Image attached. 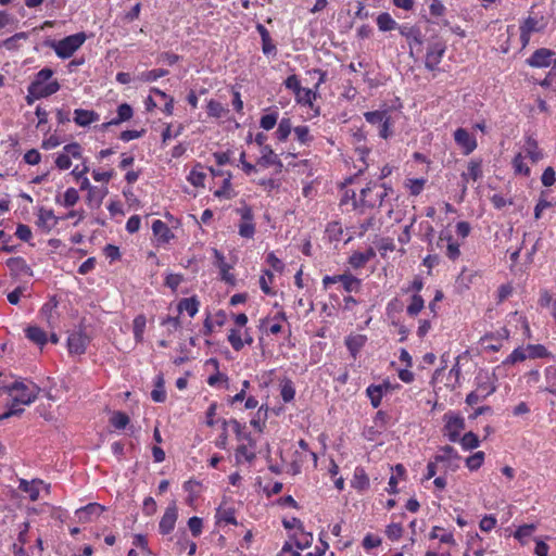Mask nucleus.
Listing matches in <instances>:
<instances>
[{
    "label": "nucleus",
    "mask_w": 556,
    "mask_h": 556,
    "mask_svg": "<svg viewBox=\"0 0 556 556\" xmlns=\"http://www.w3.org/2000/svg\"><path fill=\"white\" fill-rule=\"evenodd\" d=\"M389 192H392V188L384 182L370 181L361 190L358 198L355 192L352 193L353 207L359 210L361 213H365L366 208L379 207Z\"/></svg>",
    "instance_id": "obj_1"
},
{
    "label": "nucleus",
    "mask_w": 556,
    "mask_h": 556,
    "mask_svg": "<svg viewBox=\"0 0 556 556\" xmlns=\"http://www.w3.org/2000/svg\"><path fill=\"white\" fill-rule=\"evenodd\" d=\"M229 424L239 442L235 452L236 460L238 463H241L242 460L252 463L256 457V442L251 432L247 431L245 425H242L236 419H231Z\"/></svg>",
    "instance_id": "obj_2"
},
{
    "label": "nucleus",
    "mask_w": 556,
    "mask_h": 556,
    "mask_svg": "<svg viewBox=\"0 0 556 556\" xmlns=\"http://www.w3.org/2000/svg\"><path fill=\"white\" fill-rule=\"evenodd\" d=\"M548 25V17L535 11L534 7L531 8L529 14L519 25V40L522 48H526L531 39V35L535 33H543Z\"/></svg>",
    "instance_id": "obj_3"
},
{
    "label": "nucleus",
    "mask_w": 556,
    "mask_h": 556,
    "mask_svg": "<svg viewBox=\"0 0 556 556\" xmlns=\"http://www.w3.org/2000/svg\"><path fill=\"white\" fill-rule=\"evenodd\" d=\"M54 71L50 67H45L37 72L28 86L34 88L42 98H48L56 93L61 85L56 79H52Z\"/></svg>",
    "instance_id": "obj_4"
},
{
    "label": "nucleus",
    "mask_w": 556,
    "mask_h": 556,
    "mask_svg": "<svg viewBox=\"0 0 556 556\" xmlns=\"http://www.w3.org/2000/svg\"><path fill=\"white\" fill-rule=\"evenodd\" d=\"M86 39V34L80 31L66 36L61 40L51 41L49 46L60 59L65 60L73 56L74 53L85 43Z\"/></svg>",
    "instance_id": "obj_5"
},
{
    "label": "nucleus",
    "mask_w": 556,
    "mask_h": 556,
    "mask_svg": "<svg viewBox=\"0 0 556 556\" xmlns=\"http://www.w3.org/2000/svg\"><path fill=\"white\" fill-rule=\"evenodd\" d=\"M12 400L21 405L31 404L38 395V387L35 383L25 384L24 382H14L7 388Z\"/></svg>",
    "instance_id": "obj_6"
},
{
    "label": "nucleus",
    "mask_w": 556,
    "mask_h": 556,
    "mask_svg": "<svg viewBox=\"0 0 556 556\" xmlns=\"http://www.w3.org/2000/svg\"><path fill=\"white\" fill-rule=\"evenodd\" d=\"M443 433L451 442H458L460 433L465 430V418L453 410H448L443 415Z\"/></svg>",
    "instance_id": "obj_7"
},
{
    "label": "nucleus",
    "mask_w": 556,
    "mask_h": 556,
    "mask_svg": "<svg viewBox=\"0 0 556 556\" xmlns=\"http://www.w3.org/2000/svg\"><path fill=\"white\" fill-rule=\"evenodd\" d=\"M476 379L478 381L476 389L467 394L465 400L466 404L469 406H473L479 402L484 401L496 391V387L492 381H490L488 377L482 379L480 376H478Z\"/></svg>",
    "instance_id": "obj_8"
},
{
    "label": "nucleus",
    "mask_w": 556,
    "mask_h": 556,
    "mask_svg": "<svg viewBox=\"0 0 556 556\" xmlns=\"http://www.w3.org/2000/svg\"><path fill=\"white\" fill-rule=\"evenodd\" d=\"M446 51V45L443 40L437 39L430 42L427 47L425 55V67L428 71L434 72L439 70V64Z\"/></svg>",
    "instance_id": "obj_9"
},
{
    "label": "nucleus",
    "mask_w": 556,
    "mask_h": 556,
    "mask_svg": "<svg viewBox=\"0 0 556 556\" xmlns=\"http://www.w3.org/2000/svg\"><path fill=\"white\" fill-rule=\"evenodd\" d=\"M338 282H340V286H342V288L346 292H358L362 286V280L350 273L333 276H325L323 278V286L325 289Z\"/></svg>",
    "instance_id": "obj_10"
},
{
    "label": "nucleus",
    "mask_w": 556,
    "mask_h": 556,
    "mask_svg": "<svg viewBox=\"0 0 556 556\" xmlns=\"http://www.w3.org/2000/svg\"><path fill=\"white\" fill-rule=\"evenodd\" d=\"M434 459L437 463L443 464L445 471L454 472L459 468L462 457L452 445H444L439 448Z\"/></svg>",
    "instance_id": "obj_11"
},
{
    "label": "nucleus",
    "mask_w": 556,
    "mask_h": 556,
    "mask_svg": "<svg viewBox=\"0 0 556 556\" xmlns=\"http://www.w3.org/2000/svg\"><path fill=\"white\" fill-rule=\"evenodd\" d=\"M237 213L240 215L239 235L247 239L253 238L255 235V224L253 222L254 214L252 207L244 204L237 208Z\"/></svg>",
    "instance_id": "obj_12"
},
{
    "label": "nucleus",
    "mask_w": 556,
    "mask_h": 556,
    "mask_svg": "<svg viewBox=\"0 0 556 556\" xmlns=\"http://www.w3.org/2000/svg\"><path fill=\"white\" fill-rule=\"evenodd\" d=\"M73 159H83V148L78 142H72L63 147L62 153L55 159V166L61 170H66L71 167Z\"/></svg>",
    "instance_id": "obj_13"
},
{
    "label": "nucleus",
    "mask_w": 556,
    "mask_h": 556,
    "mask_svg": "<svg viewBox=\"0 0 556 556\" xmlns=\"http://www.w3.org/2000/svg\"><path fill=\"white\" fill-rule=\"evenodd\" d=\"M400 34L406 39L409 46V54L413 56L414 51L418 52L421 50L424 43V35L421 29L417 26L401 25L399 27Z\"/></svg>",
    "instance_id": "obj_14"
},
{
    "label": "nucleus",
    "mask_w": 556,
    "mask_h": 556,
    "mask_svg": "<svg viewBox=\"0 0 556 556\" xmlns=\"http://www.w3.org/2000/svg\"><path fill=\"white\" fill-rule=\"evenodd\" d=\"M454 141L457 147L462 150L464 155H469L477 149V139L466 128L459 127L454 134Z\"/></svg>",
    "instance_id": "obj_15"
},
{
    "label": "nucleus",
    "mask_w": 556,
    "mask_h": 556,
    "mask_svg": "<svg viewBox=\"0 0 556 556\" xmlns=\"http://www.w3.org/2000/svg\"><path fill=\"white\" fill-rule=\"evenodd\" d=\"M178 519V508L176 502H172L165 509L159 522V532L162 535L170 534L176 526Z\"/></svg>",
    "instance_id": "obj_16"
},
{
    "label": "nucleus",
    "mask_w": 556,
    "mask_h": 556,
    "mask_svg": "<svg viewBox=\"0 0 556 556\" xmlns=\"http://www.w3.org/2000/svg\"><path fill=\"white\" fill-rule=\"evenodd\" d=\"M227 340H228L230 346L236 352L241 351L244 348V345H251L254 342L253 336L250 332V330L249 329L242 330L241 328L240 329H236V328L229 329Z\"/></svg>",
    "instance_id": "obj_17"
},
{
    "label": "nucleus",
    "mask_w": 556,
    "mask_h": 556,
    "mask_svg": "<svg viewBox=\"0 0 556 556\" xmlns=\"http://www.w3.org/2000/svg\"><path fill=\"white\" fill-rule=\"evenodd\" d=\"M89 342V337L81 330L70 333L67 337V349L70 354H84L87 350Z\"/></svg>",
    "instance_id": "obj_18"
},
{
    "label": "nucleus",
    "mask_w": 556,
    "mask_h": 556,
    "mask_svg": "<svg viewBox=\"0 0 556 556\" xmlns=\"http://www.w3.org/2000/svg\"><path fill=\"white\" fill-rule=\"evenodd\" d=\"M483 176L482 170V160L472 159L468 162L467 172L462 174V191L463 193L467 190V185L469 181H477L481 179Z\"/></svg>",
    "instance_id": "obj_19"
},
{
    "label": "nucleus",
    "mask_w": 556,
    "mask_h": 556,
    "mask_svg": "<svg viewBox=\"0 0 556 556\" xmlns=\"http://www.w3.org/2000/svg\"><path fill=\"white\" fill-rule=\"evenodd\" d=\"M214 265L219 269L220 279L230 286H235L237 279L233 274L230 273L232 266L225 261L224 254L217 249H213Z\"/></svg>",
    "instance_id": "obj_20"
},
{
    "label": "nucleus",
    "mask_w": 556,
    "mask_h": 556,
    "mask_svg": "<svg viewBox=\"0 0 556 556\" xmlns=\"http://www.w3.org/2000/svg\"><path fill=\"white\" fill-rule=\"evenodd\" d=\"M555 52L547 48L535 50L532 55L527 59V64L531 67H547L552 64Z\"/></svg>",
    "instance_id": "obj_21"
},
{
    "label": "nucleus",
    "mask_w": 556,
    "mask_h": 556,
    "mask_svg": "<svg viewBox=\"0 0 556 556\" xmlns=\"http://www.w3.org/2000/svg\"><path fill=\"white\" fill-rule=\"evenodd\" d=\"M521 152L526 157L530 159L532 164L538 163L544 156L543 150L539 147L536 139L532 135L526 136Z\"/></svg>",
    "instance_id": "obj_22"
},
{
    "label": "nucleus",
    "mask_w": 556,
    "mask_h": 556,
    "mask_svg": "<svg viewBox=\"0 0 556 556\" xmlns=\"http://www.w3.org/2000/svg\"><path fill=\"white\" fill-rule=\"evenodd\" d=\"M255 28L261 36L262 52L267 58H275L277 55V46L274 42L268 29L261 23H257Z\"/></svg>",
    "instance_id": "obj_23"
},
{
    "label": "nucleus",
    "mask_w": 556,
    "mask_h": 556,
    "mask_svg": "<svg viewBox=\"0 0 556 556\" xmlns=\"http://www.w3.org/2000/svg\"><path fill=\"white\" fill-rule=\"evenodd\" d=\"M215 519L217 525H238L235 507L225 502L216 509Z\"/></svg>",
    "instance_id": "obj_24"
},
{
    "label": "nucleus",
    "mask_w": 556,
    "mask_h": 556,
    "mask_svg": "<svg viewBox=\"0 0 556 556\" xmlns=\"http://www.w3.org/2000/svg\"><path fill=\"white\" fill-rule=\"evenodd\" d=\"M390 382L384 381L381 384H370L366 389V394L370 400V404L374 408H378L381 405L384 393L390 389Z\"/></svg>",
    "instance_id": "obj_25"
},
{
    "label": "nucleus",
    "mask_w": 556,
    "mask_h": 556,
    "mask_svg": "<svg viewBox=\"0 0 556 556\" xmlns=\"http://www.w3.org/2000/svg\"><path fill=\"white\" fill-rule=\"evenodd\" d=\"M152 231L159 244H167L175 237L167 224L161 219H155L152 223Z\"/></svg>",
    "instance_id": "obj_26"
},
{
    "label": "nucleus",
    "mask_w": 556,
    "mask_h": 556,
    "mask_svg": "<svg viewBox=\"0 0 556 556\" xmlns=\"http://www.w3.org/2000/svg\"><path fill=\"white\" fill-rule=\"evenodd\" d=\"M367 340V336L362 333H351L345 338V346L353 359H356L358 353L365 346Z\"/></svg>",
    "instance_id": "obj_27"
},
{
    "label": "nucleus",
    "mask_w": 556,
    "mask_h": 556,
    "mask_svg": "<svg viewBox=\"0 0 556 556\" xmlns=\"http://www.w3.org/2000/svg\"><path fill=\"white\" fill-rule=\"evenodd\" d=\"M41 484H43L41 479H33L31 481L20 479L18 490L26 493L31 502H36L39 498Z\"/></svg>",
    "instance_id": "obj_28"
},
{
    "label": "nucleus",
    "mask_w": 556,
    "mask_h": 556,
    "mask_svg": "<svg viewBox=\"0 0 556 556\" xmlns=\"http://www.w3.org/2000/svg\"><path fill=\"white\" fill-rule=\"evenodd\" d=\"M104 507L98 503H90L76 510L75 515L79 522H90L93 516H100Z\"/></svg>",
    "instance_id": "obj_29"
},
{
    "label": "nucleus",
    "mask_w": 556,
    "mask_h": 556,
    "mask_svg": "<svg viewBox=\"0 0 556 556\" xmlns=\"http://www.w3.org/2000/svg\"><path fill=\"white\" fill-rule=\"evenodd\" d=\"M260 152L261 156L257 160L258 165L263 167L277 166L279 169H281L282 162L269 144L267 147H263Z\"/></svg>",
    "instance_id": "obj_30"
},
{
    "label": "nucleus",
    "mask_w": 556,
    "mask_h": 556,
    "mask_svg": "<svg viewBox=\"0 0 556 556\" xmlns=\"http://www.w3.org/2000/svg\"><path fill=\"white\" fill-rule=\"evenodd\" d=\"M200 305L201 304L197 295L182 298L177 303V312L179 315L186 312L188 316L192 318L198 314Z\"/></svg>",
    "instance_id": "obj_31"
},
{
    "label": "nucleus",
    "mask_w": 556,
    "mask_h": 556,
    "mask_svg": "<svg viewBox=\"0 0 556 556\" xmlns=\"http://www.w3.org/2000/svg\"><path fill=\"white\" fill-rule=\"evenodd\" d=\"M7 266L15 275L33 276V269L22 256L10 257Z\"/></svg>",
    "instance_id": "obj_32"
},
{
    "label": "nucleus",
    "mask_w": 556,
    "mask_h": 556,
    "mask_svg": "<svg viewBox=\"0 0 556 556\" xmlns=\"http://www.w3.org/2000/svg\"><path fill=\"white\" fill-rule=\"evenodd\" d=\"M134 115L132 108L128 103H122L117 108V116L110 122L103 123L102 128L108 129L110 126L118 125L129 121Z\"/></svg>",
    "instance_id": "obj_33"
},
{
    "label": "nucleus",
    "mask_w": 556,
    "mask_h": 556,
    "mask_svg": "<svg viewBox=\"0 0 556 556\" xmlns=\"http://www.w3.org/2000/svg\"><path fill=\"white\" fill-rule=\"evenodd\" d=\"M429 539L439 540L440 543L451 545V546L456 545V541L454 539L453 532L446 530L443 527H439V526L432 527V529L429 533Z\"/></svg>",
    "instance_id": "obj_34"
},
{
    "label": "nucleus",
    "mask_w": 556,
    "mask_h": 556,
    "mask_svg": "<svg viewBox=\"0 0 556 556\" xmlns=\"http://www.w3.org/2000/svg\"><path fill=\"white\" fill-rule=\"evenodd\" d=\"M351 485L353 489L363 492L369 489L370 481L369 477L366 473L365 469L363 467H356L354 469V475L351 480Z\"/></svg>",
    "instance_id": "obj_35"
},
{
    "label": "nucleus",
    "mask_w": 556,
    "mask_h": 556,
    "mask_svg": "<svg viewBox=\"0 0 556 556\" xmlns=\"http://www.w3.org/2000/svg\"><path fill=\"white\" fill-rule=\"evenodd\" d=\"M99 121V114L94 111L76 109L74 111V122L80 126L86 127Z\"/></svg>",
    "instance_id": "obj_36"
},
{
    "label": "nucleus",
    "mask_w": 556,
    "mask_h": 556,
    "mask_svg": "<svg viewBox=\"0 0 556 556\" xmlns=\"http://www.w3.org/2000/svg\"><path fill=\"white\" fill-rule=\"evenodd\" d=\"M59 223V218L54 215L52 210L41 207L38 213L37 225L47 231H50Z\"/></svg>",
    "instance_id": "obj_37"
},
{
    "label": "nucleus",
    "mask_w": 556,
    "mask_h": 556,
    "mask_svg": "<svg viewBox=\"0 0 556 556\" xmlns=\"http://www.w3.org/2000/svg\"><path fill=\"white\" fill-rule=\"evenodd\" d=\"M376 255L372 248H368L365 252H354L349 257V264L355 268H362L366 265L367 262H369L371 258H374Z\"/></svg>",
    "instance_id": "obj_38"
},
{
    "label": "nucleus",
    "mask_w": 556,
    "mask_h": 556,
    "mask_svg": "<svg viewBox=\"0 0 556 556\" xmlns=\"http://www.w3.org/2000/svg\"><path fill=\"white\" fill-rule=\"evenodd\" d=\"M542 390L556 395V365H549L544 368V386Z\"/></svg>",
    "instance_id": "obj_39"
},
{
    "label": "nucleus",
    "mask_w": 556,
    "mask_h": 556,
    "mask_svg": "<svg viewBox=\"0 0 556 556\" xmlns=\"http://www.w3.org/2000/svg\"><path fill=\"white\" fill-rule=\"evenodd\" d=\"M393 473L389 479L387 492L389 494L397 493V484L400 480H403L406 473V469L402 464H396L392 467Z\"/></svg>",
    "instance_id": "obj_40"
},
{
    "label": "nucleus",
    "mask_w": 556,
    "mask_h": 556,
    "mask_svg": "<svg viewBox=\"0 0 556 556\" xmlns=\"http://www.w3.org/2000/svg\"><path fill=\"white\" fill-rule=\"evenodd\" d=\"M25 337L39 346H43L47 341V332L38 326H28L25 329Z\"/></svg>",
    "instance_id": "obj_41"
},
{
    "label": "nucleus",
    "mask_w": 556,
    "mask_h": 556,
    "mask_svg": "<svg viewBox=\"0 0 556 556\" xmlns=\"http://www.w3.org/2000/svg\"><path fill=\"white\" fill-rule=\"evenodd\" d=\"M292 539L299 549H305L312 545L314 536L313 533L306 531L303 526L292 534Z\"/></svg>",
    "instance_id": "obj_42"
},
{
    "label": "nucleus",
    "mask_w": 556,
    "mask_h": 556,
    "mask_svg": "<svg viewBox=\"0 0 556 556\" xmlns=\"http://www.w3.org/2000/svg\"><path fill=\"white\" fill-rule=\"evenodd\" d=\"M108 193L106 188H99V187H92L87 193L86 202L91 207H100L102 204L103 199L105 198Z\"/></svg>",
    "instance_id": "obj_43"
},
{
    "label": "nucleus",
    "mask_w": 556,
    "mask_h": 556,
    "mask_svg": "<svg viewBox=\"0 0 556 556\" xmlns=\"http://www.w3.org/2000/svg\"><path fill=\"white\" fill-rule=\"evenodd\" d=\"M295 102L302 106L313 108L314 101L317 99V90L311 88H301L299 94L294 96Z\"/></svg>",
    "instance_id": "obj_44"
},
{
    "label": "nucleus",
    "mask_w": 556,
    "mask_h": 556,
    "mask_svg": "<svg viewBox=\"0 0 556 556\" xmlns=\"http://www.w3.org/2000/svg\"><path fill=\"white\" fill-rule=\"evenodd\" d=\"M279 389H280V396L285 403H290L294 400L295 388H294L293 381L290 378L283 377L280 380Z\"/></svg>",
    "instance_id": "obj_45"
},
{
    "label": "nucleus",
    "mask_w": 556,
    "mask_h": 556,
    "mask_svg": "<svg viewBox=\"0 0 556 556\" xmlns=\"http://www.w3.org/2000/svg\"><path fill=\"white\" fill-rule=\"evenodd\" d=\"M525 160H526V156L523 155L522 152H518L514 156V159L511 161V166H513L515 175H520V176H525V177H529L531 175V168L527 165Z\"/></svg>",
    "instance_id": "obj_46"
},
{
    "label": "nucleus",
    "mask_w": 556,
    "mask_h": 556,
    "mask_svg": "<svg viewBox=\"0 0 556 556\" xmlns=\"http://www.w3.org/2000/svg\"><path fill=\"white\" fill-rule=\"evenodd\" d=\"M294 139L301 144L309 147L314 141V136L311 134V129L306 125H299L294 127Z\"/></svg>",
    "instance_id": "obj_47"
},
{
    "label": "nucleus",
    "mask_w": 556,
    "mask_h": 556,
    "mask_svg": "<svg viewBox=\"0 0 556 556\" xmlns=\"http://www.w3.org/2000/svg\"><path fill=\"white\" fill-rule=\"evenodd\" d=\"M293 129L294 127L292 126L291 119L289 117H283L278 123L275 137L279 142H285Z\"/></svg>",
    "instance_id": "obj_48"
},
{
    "label": "nucleus",
    "mask_w": 556,
    "mask_h": 556,
    "mask_svg": "<svg viewBox=\"0 0 556 556\" xmlns=\"http://www.w3.org/2000/svg\"><path fill=\"white\" fill-rule=\"evenodd\" d=\"M146 326H147V318L143 314H139L134 318L132 332H134V339L137 343H141L143 341Z\"/></svg>",
    "instance_id": "obj_49"
},
{
    "label": "nucleus",
    "mask_w": 556,
    "mask_h": 556,
    "mask_svg": "<svg viewBox=\"0 0 556 556\" xmlns=\"http://www.w3.org/2000/svg\"><path fill=\"white\" fill-rule=\"evenodd\" d=\"M440 241L441 242H443V241L447 242L445 255L450 260L455 261V260H457L460 256L459 244L453 239V237L451 235H446V236L441 235L440 236Z\"/></svg>",
    "instance_id": "obj_50"
},
{
    "label": "nucleus",
    "mask_w": 556,
    "mask_h": 556,
    "mask_svg": "<svg viewBox=\"0 0 556 556\" xmlns=\"http://www.w3.org/2000/svg\"><path fill=\"white\" fill-rule=\"evenodd\" d=\"M206 178V174L202 170V165L198 163L189 173L187 176V180L193 186V187H204V181Z\"/></svg>",
    "instance_id": "obj_51"
},
{
    "label": "nucleus",
    "mask_w": 556,
    "mask_h": 556,
    "mask_svg": "<svg viewBox=\"0 0 556 556\" xmlns=\"http://www.w3.org/2000/svg\"><path fill=\"white\" fill-rule=\"evenodd\" d=\"M376 22L379 30L381 31H390L400 27L395 20L388 12L380 13L377 16Z\"/></svg>",
    "instance_id": "obj_52"
},
{
    "label": "nucleus",
    "mask_w": 556,
    "mask_h": 556,
    "mask_svg": "<svg viewBox=\"0 0 556 556\" xmlns=\"http://www.w3.org/2000/svg\"><path fill=\"white\" fill-rule=\"evenodd\" d=\"M391 113L390 109H383V110H376V111H368L364 113V118L367 123L370 125H378L380 126L386 117Z\"/></svg>",
    "instance_id": "obj_53"
},
{
    "label": "nucleus",
    "mask_w": 556,
    "mask_h": 556,
    "mask_svg": "<svg viewBox=\"0 0 556 556\" xmlns=\"http://www.w3.org/2000/svg\"><path fill=\"white\" fill-rule=\"evenodd\" d=\"M425 308V300L420 294H413L406 307L409 317H416Z\"/></svg>",
    "instance_id": "obj_54"
},
{
    "label": "nucleus",
    "mask_w": 556,
    "mask_h": 556,
    "mask_svg": "<svg viewBox=\"0 0 556 556\" xmlns=\"http://www.w3.org/2000/svg\"><path fill=\"white\" fill-rule=\"evenodd\" d=\"M176 545L178 553H182L188 549V555L192 556L197 552V543L189 540L185 531L178 536Z\"/></svg>",
    "instance_id": "obj_55"
},
{
    "label": "nucleus",
    "mask_w": 556,
    "mask_h": 556,
    "mask_svg": "<svg viewBox=\"0 0 556 556\" xmlns=\"http://www.w3.org/2000/svg\"><path fill=\"white\" fill-rule=\"evenodd\" d=\"M274 274L269 269H265L260 277V288L266 295H275L276 291L270 287L274 282Z\"/></svg>",
    "instance_id": "obj_56"
},
{
    "label": "nucleus",
    "mask_w": 556,
    "mask_h": 556,
    "mask_svg": "<svg viewBox=\"0 0 556 556\" xmlns=\"http://www.w3.org/2000/svg\"><path fill=\"white\" fill-rule=\"evenodd\" d=\"M168 75V71L164 68H155L151 71H146L140 73L137 76V79L143 83H152L157 80L159 78H162L164 76Z\"/></svg>",
    "instance_id": "obj_57"
},
{
    "label": "nucleus",
    "mask_w": 556,
    "mask_h": 556,
    "mask_svg": "<svg viewBox=\"0 0 556 556\" xmlns=\"http://www.w3.org/2000/svg\"><path fill=\"white\" fill-rule=\"evenodd\" d=\"M458 442L465 451L475 450L480 445L478 435L472 431L466 432L463 437L459 438Z\"/></svg>",
    "instance_id": "obj_58"
},
{
    "label": "nucleus",
    "mask_w": 556,
    "mask_h": 556,
    "mask_svg": "<svg viewBox=\"0 0 556 556\" xmlns=\"http://www.w3.org/2000/svg\"><path fill=\"white\" fill-rule=\"evenodd\" d=\"M79 201V193L78 191L71 187L67 188L63 194V199H56V203L65 206V207H72Z\"/></svg>",
    "instance_id": "obj_59"
},
{
    "label": "nucleus",
    "mask_w": 556,
    "mask_h": 556,
    "mask_svg": "<svg viewBox=\"0 0 556 556\" xmlns=\"http://www.w3.org/2000/svg\"><path fill=\"white\" fill-rule=\"evenodd\" d=\"M206 112L210 117L220 118L226 113H228V110L220 102H218L214 99H211L207 102Z\"/></svg>",
    "instance_id": "obj_60"
},
{
    "label": "nucleus",
    "mask_w": 556,
    "mask_h": 556,
    "mask_svg": "<svg viewBox=\"0 0 556 556\" xmlns=\"http://www.w3.org/2000/svg\"><path fill=\"white\" fill-rule=\"evenodd\" d=\"M484 458H485L484 452L478 451L466 458V460H465L466 467L470 471H476L481 468V466L484 463Z\"/></svg>",
    "instance_id": "obj_61"
},
{
    "label": "nucleus",
    "mask_w": 556,
    "mask_h": 556,
    "mask_svg": "<svg viewBox=\"0 0 556 556\" xmlns=\"http://www.w3.org/2000/svg\"><path fill=\"white\" fill-rule=\"evenodd\" d=\"M529 358H546L552 356V353L543 344H529L527 345Z\"/></svg>",
    "instance_id": "obj_62"
},
{
    "label": "nucleus",
    "mask_w": 556,
    "mask_h": 556,
    "mask_svg": "<svg viewBox=\"0 0 556 556\" xmlns=\"http://www.w3.org/2000/svg\"><path fill=\"white\" fill-rule=\"evenodd\" d=\"M214 195L219 199H230L232 197L230 173H227V175L224 177L222 187L214 191Z\"/></svg>",
    "instance_id": "obj_63"
},
{
    "label": "nucleus",
    "mask_w": 556,
    "mask_h": 556,
    "mask_svg": "<svg viewBox=\"0 0 556 556\" xmlns=\"http://www.w3.org/2000/svg\"><path fill=\"white\" fill-rule=\"evenodd\" d=\"M534 531V525H522L515 531L514 538L517 539L521 544H526Z\"/></svg>",
    "instance_id": "obj_64"
}]
</instances>
